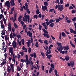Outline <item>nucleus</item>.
<instances>
[{
	"label": "nucleus",
	"mask_w": 76,
	"mask_h": 76,
	"mask_svg": "<svg viewBox=\"0 0 76 76\" xmlns=\"http://www.w3.org/2000/svg\"><path fill=\"white\" fill-rule=\"evenodd\" d=\"M27 13L26 12H25V13L24 14V15H25L24 16V17L25 18H24V17L23 18V20L24 21V22H27L28 23H31L32 21V19L31 18H30V16L28 15H26Z\"/></svg>",
	"instance_id": "f257e3e1"
},
{
	"label": "nucleus",
	"mask_w": 76,
	"mask_h": 76,
	"mask_svg": "<svg viewBox=\"0 0 76 76\" xmlns=\"http://www.w3.org/2000/svg\"><path fill=\"white\" fill-rule=\"evenodd\" d=\"M58 8V10L60 12L62 11L64 9V6L63 5H56L55 6V9H57Z\"/></svg>",
	"instance_id": "f03ea898"
},
{
	"label": "nucleus",
	"mask_w": 76,
	"mask_h": 76,
	"mask_svg": "<svg viewBox=\"0 0 76 76\" xmlns=\"http://www.w3.org/2000/svg\"><path fill=\"white\" fill-rule=\"evenodd\" d=\"M56 44L58 45V47H58L57 48V49L59 51H62L63 50V46L61 45V43H59V42H57L56 43Z\"/></svg>",
	"instance_id": "7ed1b4c3"
},
{
	"label": "nucleus",
	"mask_w": 76,
	"mask_h": 76,
	"mask_svg": "<svg viewBox=\"0 0 76 76\" xmlns=\"http://www.w3.org/2000/svg\"><path fill=\"white\" fill-rule=\"evenodd\" d=\"M42 30L45 33H44L43 35L44 37H46L47 38H49L50 36L49 34H48V33L47 31L45 30V29L44 28L42 29Z\"/></svg>",
	"instance_id": "20e7f679"
},
{
	"label": "nucleus",
	"mask_w": 76,
	"mask_h": 76,
	"mask_svg": "<svg viewBox=\"0 0 76 76\" xmlns=\"http://www.w3.org/2000/svg\"><path fill=\"white\" fill-rule=\"evenodd\" d=\"M3 18V20L4 22V23L5 25H6V22L7 21L4 18V16L2 14H1L0 15V20H1V19Z\"/></svg>",
	"instance_id": "39448f33"
},
{
	"label": "nucleus",
	"mask_w": 76,
	"mask_h": 76,
	"mask_svg": "<svg viewBox=\"0 0 76 76\" xmlns=\"http://www.w3.org/2000/svg\"><path fill=\"white\" fill-rule=\"evenodd\" d=\"M72 20L73 21L74 25L75 26V31H76V23H75V21L76 20V17H74V18L72 19Z\"/></svg>",
	"instance_id": "423d86ee"
},
{
	"label": "nucleus",
	"mask_w": 76,
	"mask_h": 76,
	"mask_svg": "<svg viewBox=\"0 0 76 76\" xmlns=\"http://www.w3.org/2000/svg\"><path fill=\"white\" fill-rule=\"evenodd\" d=\"M26 64H30V62L29 60H28V57L27 55H26Z\"/></svg>",
	"instance_id": "0eeeda50"
},
{
	"label": "nucleus",
	"mask_w": 76,
	"mask_h": 76,
	"mask_svg": "<svg viewBox=\"0 0 76 76\" xmlns=\"http://www.w3.org/2000/svg\"><path fill=\"white\" fill-rule=\"evenodd\" d=\"M12 45L13 48H16V47H17V45H16V42H15V40L13 41V42L12 43Z\"/></svg>",
	"instance_id": "6e6552de"
},
{
	"label": "nucleus",
	"mask_w": 76,
	"mask_h": 76,
	"mask_svg": "<svg viewBox=\"0 0 76 76\" xmlns=\"http://www.w3.org/2000/svg\"><path fill=\"white\" fill-rule=\"evenodd\" d=\"M8 30H9L10 32L11 31H12V26L10 23L8 25Z\"/></svg>",
	"instance_id": "1a4fd4ad"
},
{
	"label": "nucleus",
	"mask_w": 76,
	"mask_h": 76,
	"mask_svg": "<svg viewBox=\"0 0 76 76\" xmlns=\"http://www.w3.org/2000/svg\"><path fill=\"white\" fill-rule=\"evenodd\" d=\"M5 4L6 6H7V7H10V4L9 1H8L7 2L6 1L5 3Z\"/></svg>",
	"instance_id": "9d476101"
},
{
	"label": "nucleus",
	"mask_w": 76,
	"mask_h": 76,
	"mask_svg": "<svg viewBox=\"0 0 76 76\" xmlns=\"http://www.w3.org/2000/svg\"><path fill=\"white\" fill-rule=\"evenodd\" d=\"M30 56L32 58H33L34 57V58H37L36 53L35 52H34L33 54L32 53L31 54H30Z\"/></svg>",
	"instance_id": "9b49d317"
},
{
	"label": "nucleus",
	"mask_w": 76,
	"mask_h": 76,
	"mask_svg": "<svg viewBox=\"0 0 76 76\" xmlns=\"http://www.w3.org/2000/svg\"><path fill=\"white\" fill-rule=\"evenodd\" d=\"M15 0H11L10 1V3L11 5V6H15Z\"/></svg>",
	"instance_id": "f8f14e48"
},
{
	"label": "nucleus",
	"mask_w": 76,
	"mask_h": 76,
	"mask_svg": "<svg viewBox=\"0 0 76 76\" xmlns=\"http://www.w3.org/2000/svg\"><path fill=\"white\" fill-rule=\"evenodd\" d=\"M42 9L43 11H45V10H46L47 12L48 11L47 7H46V8H45V7H44V6H42Z\"/></svg>",
	"instance_id": "ddd939ff"
},
{
	"label": "nucleus",
	"mask_w": 76,
	"mask_h": 76,
	"mask_svg": "<svg viewBox=\"0 0 76 76\" xmlns=\"http://www.w3.org/2000/svg\"><path fill=\"white\" fill-rule=\"evenodd\" d=\"M44 5L45 6H44V7H45V8H46L48 6V2H47L46 1H45L44 3Z\"/></svg>",
	"instance_id": "4468645a"
},
{
	"label": "nucleus",
	"mask_w": 76,
	"mask_h": 76,
	"mask_svg": "<svg viewBox=\"0 0 76 76\" xmlns=\"http://www.w3.org/2000/svg\"><path fill=\"white\" fill-rule=\"evenodd\" d=\"M22 15H20V16H19L18 18V21L19 22H20V21H21L22 20Z\"/></svg>",
	"instance_id": "2eb2a0df"
},
{
	"label": "nucleus",
	"mask_w": 76,
	"mask_h": 76,
	"mask_svg": "<svg viewBox=\"0 0 76 76\" xmlns=\"http://www.w3.org/2000/svg\"><path fill=\"white\" fill-rule=\"evenodd\" d=\"M46 56H47V58L50 59H51V57H52V56L50 55H48L47 54H46Z\"/></svg>",
	"instance_id": "dca6fc26"
},
{
	"label": "nucleus",
	"mask_w": 76,
	"mask_h": 76,
	"mask_svg": "<svg viewBox=\"0 0 76 76\" xmlns=\"http://www.w3.org/2000/svg\"><path fill=\"white\" fill-rule=\"evenodd\" d=\"M13 58L12 59V61H13L14 63H15V54H13Z\"/></svg>",
	"instance_id": "f3484780"
},
{
	"label": "nucleus",
	"mask_w": 76,
	"mask_h": 76,
	"mask_svg": "<svg viewBox=\"0 0 76 76\" xmlns=\"http://www.w3.org/2000/svg\"><path fill=\"white\" fill-rule=\"evenodd\" d=\"M70 57L68 56H66L65 57V59L66 61H68L69 60Z\"/></svg>",
	"instance_id": "a211bd4d"
},
{
	"label": "nucleus",
	"mask_w": 76,
	"mask_h": 76,
	"mask_svg": "<svg viewBox=\"0 0 76 76\" xmlns=\"http://www.w3.org/2000/svg\"><path fill=\"white\" fill-rule=\"evenodd\" d=\"M22 49L23 51L25 50V52H27V49L26 48H25V47L24 46H23V48H22Z\"/></svg>",
	"instance_id": "6ab92c4d"
},
{
	"label": "nucleus",
	"mask_w": 76,
	"mask_h": 76,
	"mask_svg": "<svg viewBox=\"0 0 76 76\" xmlns=\"http://www.w3.org/2000/svg\"><path fill=\"white\" fill-rule=\"evenodd\" d=\"M13 48L12 47L10 48L9 49V53H12V52H13Z\"/></svg>",
	"instance_id": "aec40b11"
},
{
	"label": "nucleus",
	"mask_w": 76,
	"mask_h": 76,
	"mask_svg": "<svg viewBox=\"0 0 76 76\" xmlns=\"http://www.w3.org/2000/svg\"><path fill=\"white\" fill-rule=\"evenodd\" d=\"M40 53H41V54H42V56L43 58H45V55L44 53L43 52H40Z\"/></svg>",
	"instance_id": "412c9836"
},
{
	"label": "nucleus",
	"mask_w": 76,
	"mask_h": 76,
	"mask_svg": "<svg viewBox=\"0 0 76 76\" xmlns=\"http://www.w3.org/2000/svg\"><path fill=\"white\" fill-rule=\"evenodd\" d=\"M29 4L28 3H27V2H26L25 3V7H26V9H27L28 8V4Z\"/></svg>",
	"instance_id": "4be33fe9"
},
{
	"label": "nucleus",
	"mask_w": 76,
	"mask_h": 76,
	"mask_svg": "<svg viewBox=\"0 0 76 76\" xmlns=\"http://www.w3.org/2000/svg\"><path fill=\"white\" fill-rule=\"evenodd\" d=\"M61 34L62 37H66V35H65V34L63 32H62Z\"/></svg>",
	"instance_id": "5701e85b"
},
{
	"label": "nucleus",
	"mask_w": 76,
	"mask_h": 76,
	"mask_svg": "<svg viewBox=\"0 0 76 76\" xmlns=\"http://www.w3.org/2000/svg\"><path fill=\"white\" fill-rule=\"evenodd\" d=\"M46 53L47 54H50L51 53V50H47L46 52Z\"/></svg>",
	"instance_id": "b1692460"
},
{
	"label": "nucleus",
	"mask_w": 76,
	"mask_h": 76,
	"mask_svg": "<svg viewBox=\"0 0 76 76\" xmlns=\"http://www.w3.org/2000/svg\"><path fill=\"white\" fill-rule=\"evenodd\" d=\"M54 24V23H51L50 24L49 26L51 28H52L53 27Z\"/></svg>",
	"instance_id": "393cba45"
},
{
	"label": "nucleus",
	"mask_w": 76,
	"mask_h": 76,
	"mask_svg": "<svg viewBox=\"0 0 76 76\" xmlns=\"http://www.w3.org/2000/svg\"><path fill=\"white\" fill-rule=\"evenodd\" d=\"M70 44L71 45V46L74 48H75V45L73 44V43L71 41L70 42Z\"/></svg>",
	"instance_id": "a878e982"
},
{
	"label": "nucleus",
	"mask_w": 76,
	"mask_h": 76,
	"mask_svg": "<svg viewBox=\"0 0 76 76\" xmlns=\"http://www.w3.org/2000/svg\"><path fill=\"white\" fill-rule=\"evenodd\" d=\"M36 13L37 15H39V13H40V12H39V10L38 9H37Z\"/></svg>",
	"instance_id": "bb28decb"
},
{
	"label": "nucleus",
	"mask_w": 76,
	"mask_h": 76,
	"mask_svg": "<svg viewBox=\"0 0 76 76\" xmlns=\"http://www.w3.org/2000/svg\"><path fill=\"white\" fill-rule=\"evenodd\" d=\"M14 27L16 29L18 28V26L15 23H14Z\"/></svg>",
	"instance_id": "cd10ccee"
},
{
	"label": "nucleus",
	"mask_w": 76,
	"mask_h": 76,
	"mask_svg": "<svg viewBox=\"0 0 76 76\" xmlns=\"http://www.w3.org/2000/svg\"><path fill=\"white\" fill-rule=\"evenodd\" d=\"M43 47L44 48V49L46 50H48V47L47 46H46V48L45 47H44V46H43Z\"/></svg>",
	"instance_id": "c85d7f7f"
},
{
	"label": "nucleus",
	"mask_w": 76,
	"mask_h": 76,
	"mask_svg": "<svg viewBox=\"0 0 76 76\" xmlns=\"http://www.w3.org/2000/svg\"><path fill=\"white\" fill-rule=\"evenodd\" d=\"M30 68L32 69V70H33L34 68V65L33 64H30Z\"/></svg>",
	"instance_id": "c756f323"
},
{
	"label": "nucleus",
	"mask_w": 76,
	"mask_h": 76,
	"mask_svg": "<svg viewBox=\"0 0 76 76\" xmlns=\"http://www.w3.org/2000/svg\"><path fill=\"white\" fill-rule=\"evenodd\" d=\"M26 11H27L28 14H30V11L29 10V9L28 8L26 9Z\"/></svg>",
	"instance_id": "7c9ffc66"
},
{
	"label": "nucleus",
	"mask_w": 76,
	"mask_h": 76,
	"mask_svg": "<svg viewBox=\"0 0 76 76\" xmlns=\"http://www.w3.org/2000/svg\"><path fill=\"white\" fill-rule=\"evenodd\" d=\"M76 10H72V14H75L76 13Z\"/></svg>",
	"instance_id": "2f4dec72"
},
{
	"label": "nucleus",
	"mask_w": 76,
	"mask_h": 76,
	"mask_svg": "<svg viewBox=\"0 0 76 76\" xmlns=\"http://www.w3.org/2000/svg\"><path fill=\"white\" fill-rule=\"evenodd\" d=\"M1 28H4V25L2 23V24H1Z\"/></svg>",
	"instance_id": "473e14b6"
},
{
	"label": "nucleus",
	"mask_w": 76,
	"mask_h": 76,
	"mask_svg": "<svg viewBox=\"0 0 76 76\" xmlns=\"http://www.w3.org/2000/svg\"><path fill=\"white\" fill-rule=\"evenodd\" d=\"M54 72L55 73V75H56V76H58V74H57V73L58 72L57 71V70L56 69H55L54 70Z\"/></svg>",
	"instance_id": "72a5a7b5"
},
{
	"label": "nucleus",
	"mask_w": 76,
	"mask_h": 76,
	"mask_svg": "<svg viewBox=\"0 0 76 76\" xmlns=\"http://www.w3.org/2000/svg\"><path fill=\"white\" fill-rule=\"evenodd\" d=\"M44 43L46 45L48 44L47 40H45V41H44Z\"/></svg>",
	"instance_id": "f704fd0d"
},
{
	"label": "nucleus",
	"mask_w": 76,
	"mask_h": 76,
	"mask_svg": "<svg viewBox=\"0 0 76 76\" xmlns=\"http://www.w3.org/2000/svg\"><path fill=\"white\" fill-rule=\"evenodd\" d=\"M69 3H66V4L65 5V6L66 7H68L69 6Z\"/></svg>",
	"instance_id": "c9c22d12"
},
{
	"label": "nucleus",
	"mask_w": 76,
	"mask_h": 76,
	"mask_svg": "<svg viewBox=\"0 0 76 76\" xmlns=\"http://www.w3.org/2000/svg\"><path fill=\"white\" fill-rule=\"evenodd\" d=\"M65 49L66 50H68V49H69V47L68 46L66 45V46H65Z\"/></svg>",
	"instance_id": "e433bc0d"
},
{
	"label": "nucleus",
	"mask_w": 76,
	"mask_h": 76,
	"mask_svg": "<svg viewBox=\"0 0 76 76\" xmlns=\"http://www.w3.org/2000/svg\"><path fill=\"white\" fill-rule=\"evenodd\" d=\"M38 45H39L38 43L37 42L35 44V46L37 48H38L39 46Z\"/></svg>",
	"instance_id": "4c0bfd02"
},
{
	"label": "nucleus",
	"mask_w": 76,
	"mask_h": 76,
	"mask_svg": "<svg viewBox=\"0 0 76 76\" xmlns=\"http://www.w3.org/2000/svg\"><path fill=\"white\" fill-rule=\"evenodd\" d=\"M17 69V70L18 71H20L21 70V69L20 68V67H19L18 66Z\"/></svg>",
	"instance_id": "58836bf2"
},
{
	"label": "nucleus",
	"mask_w": 76,
	"mask_h": 76,
	"mask_svg": "<svg viewBox=\"0 0 76 76\" xmlns=\"http://www.w3.org/2000/svg\"><path fill=\"white\" fill-rule=\"evenodd\" d=\"M33 17H34V18H36L37 19L38 15H35Z\"/></svg>",
	"instance_id": "ea45409f"
},
{
	"label": "nucleus",
	"mask_w": 76,
	"mask_h": 76,
	"mask_svg": "<svg viewBox=\"0 0 76 76\" xmlns=\"http://www.w3.org/2000/svg\"><path fill=\"white\" fill-rule=\"evenodd\" d=\"M7 35H6L5 36V39L6 40H7L8 39V38H7Z\"/></svg>",
	"instance_id": "a19ab883"
},
{
	"label": "nucleus",
	"mask_w": 76,
	"mask_h": 76,
	"mask_svg": "<svg viewBox=\"0 0 76 76\" xmlns=\"http://www.w3.org/2000/svg\"><path fill=\"white\" fill-rule=\"evenodd\" d=\"M53 69H52V68H51L50 69V70L49 71V72L50 73H51L53 71Z\"/></svg>",
	"instance_id": "79ce46f5"
},
{
	"label": "nucleus",
	"mask_w": 76,
	"mask_h": 76,
	"mask_svg": "<svg viewBox=\"0 0 76 76\" xmlns=\"http://www.w3.org/2000/svg\"><path fill=\"white\" fill-rule=\"evenodd\" d=\"M44 27L45 29L46 30H47L48 29V27L46 25H45V26H44Z\"/></svg>",
	"instance_id": "37998d69"
},
{
	"label": "nucleus",
	"mask_w": 76,
	"mask_h": 76,
	"mask_svg": "<svg viewBox=\"0 0 76 76\" xmlns=\"http://www.w3.org/2000/svg\"><path fill=\"white\" fill-rule=\"evenodd\" d=\"M31 51V48H29L28 51L29 53H30Z\"/></svg>",
	"instance_id": "c03bdc74"
},
{
	"label": "nucleus",
	"mask_w": 76,
	"mask_h": 76,
	"mask_svg": "<svg viewBox=\"0 0 76 76\" xmlns=\"http://www.w3.org/2000/svg\"><path fill=\"white\" fill-rule=\"evenodd\" d=\"M53 22H54V20L53 19H50L49 21V23H52Z\"/></svg>",
	"instance_id": "a18cd8bd"
},
{
	"label": "nucleus",
	"mask_w": 76,
	"mask_h": 76,
	"mask_svg": "<svg viewBox=\"0 0 76 76\" xmlns=\"http://www.w3.org/2000/svg\"><path fill=\"white\" fill-rule=\"evenodd\" d=\"M27 45V46L28 47H29L30 46V43L29 42H26Z\"/></svg>",
	"instance_id": "49530a36"
},
{
	"label": "nucleus",
	"mask_w": 76,
	"mask_h": 76,
	"mask_svg": "<svg viewBox=\"0 0 76 76\" xmlns=\"http://www.w3.org/2000/svg\"><path fill=\"white\" fill-rule=\"evenodd\" d=\"M39 42H40L41 44H42L43 43L42 40L41 39H39Z\"/></svg>",
	"instance_id": "de8ad7c7"
},
{
	"label": "nucleus",
	"mask_w": 76,
	"mask_h": 76,
	"mask_svg": "<svg viewBox=\"0 0 76 76\" xmlns=\"http://www.w3.org/2000/svg\"><path fill=\"white\" fill-rule=\"evenodd\" d=\"M70 63L71 65H75V63H74V62L73 61H71Z\"/></svg>",
	"instance_id": "09e8293b"
},
{
	"label": "nucleus",
	"mask_w": 76,
	"mask_h": 76,
	"mask_svg": "<svg viewBox=\"0 0 76 76\" xmlns=\"http://www.w3.org/2000/svg\"><path fill=\"white\" fill-rule=\"evenodd\" d=\"M74 31L73 30V29H70V32H71V33H73V32H74Z\"/></svg>",
	"instance_id": "8fccbe9b"
},
{
	"label": "nucleus",
	"mask_w": 76,
	"mask_h": 76,
	"mask_svg": "<svg viewBox=\"0 0 76 76\" xmlns=\"http://www.w3.org/2000/svg\"><path fill=\"white\" fill-rule=\"evenodd\" d=\"M60 21V20L59 19V18H57V19H56V23H58L59 21Z\"/></svg>",
	"instance_id": "3c124183"
},
{
	"label": "nucleus",
	"mask_w": 76,
	"mask_h": 76,
	"mask_svg": "<svg viewBox=\"0 0 76 76\" xmlns=\"http://www.w3.org/2000/svg\"><path fill=\"white\" fill-rule=\"evenodd\" d=\"M32 33H30V34H29V36L30 37L32 38Z\"/></svg>",
	"instance_id": "603ef678"
},
{
	"label": "nucleus",
	"mask_w": 76,
	"mask_h": 76,
	"mask_svg": "<svg viewBox=\"0 0 76 76\" xmlns=\"http://www.w3.org/2000/svg\"><path fill=\"white\" fill-rule=\"evenodd\" d=\"M42 28V26L40 25V24H39V30H41Z\"/></svg>",
	"instance_id": "864d4df0"
},
{
	"label": "nucleus",
	"mask_w": 76,
	"mask_h": 76,
	"mask_svg": "<svg viewBox=\"0 0 76 76\" xmlns=\"http://www.w3.org/2000/svg\"><path fill=\"white\" fill-rule=\"evenodd\" d=\"M54 66V65H53V64H51V67L52 68L54 69V66Z\"/></svg>",
	"instance_id": "5fc2aeb1"
},
{
	"label": "nucleus",
	"mask_w": 76,
	"mask_h": 76,
	"mask_svg": "<svg viewBox=\"0 0 76 76\" xmlns=\"http://www.w3.org/2000/svg\"><path fill=\"white\" fill-rule=\"evenodd\" d=\"M54 10V9H50V10L49 12H53Z\"/></svg>",
	"instance_id": "6e6d98bb"
},
{
	"label": "nucleus",
	"mask_w": 76,
	"mask_h": 76,
	"mask_svg": "<svg viewBox=\"0 0 76 76\" xmlns=\"http://www.w3.org/2000/svg\"><path fill=\"white\" fill-rule=\"evenodd\" d=\"M17 16V14L16 13H14V18H16V17Z\"/></svg>",
	"instance_id": "4d7b16f0"
},
{
	"label": "nucleus",
	"mask_w": 76,
	"mask_h": 76,
	"mask_svg": "<svg viewBox=\"0 0 76 76\" xmlns=\"http://www.w3.org/2000/svg\"><path fill=\"white\" fill-rule=\"evenodd\" d=\"M66 22L68 23H69L71 22V21L70 20H66Z\"/></svg>",
	"instance_id": "13d9d810"
},
{
	"label": "nucleus",
	"mask_w": 76,
	"mask_h": 76,
	"mask_svg": "<svg viewBox=\"0 0 76 76\" xmlns=\"http://www.w3.org/2000/svg\"><path fill=\"white\" fill-rule=\"evenodd\" d=\"M7 71L8 72V73H10V71H11V69H7Z\"/></svg>",
	"instance_id": "bf43d9fd"
},
{
	"label": "nucleus",
	"mask_w": 76,
	"mask_h": 76,
	"mask_svg": "<svg viewBox=\"0 0 76 76\" xmlns=\"http://www.w3.org/2000/svg\"><path fill=\"white\" fill-rule=\"evenodd\" d=\"M10 66L11 68L12 69L14 68L13 65L12 64H11L10 65Z\"/></svg>",
	"instance_id": "052dcab7"
},
{
	"label": "nucleus",
	"mask_w": 76,
	"mask_h": 76,
	"mask_svg": "<svg viewBox=\"0 0 76 76\" xmlns=\"http://www.w3.org/2000/svg\"><path fill=\"white\" fill-rule=\"evenodd\" d=\"M69 9L70 10H72L73 9V7L72 6H70L69 7Z\"/></svg>",
	"instance_id": "680f3d73"
},
{
	"label": "nucleus",
	"mask_w": 76,
	"mask_h": 76,
	"mask_svg": "<svg viewBox=\"0 0 76 76\" xmlns=\"http://www.w3.org/2000/svg\"><path fill=\"white\" fill-rule=\"evenodd\" d=\"M13 36L12 34V33H11V34L10 35V37L11 39H12L13 38Z\"/></svg>",
	"instance_id": "e2e57ef3"
},
{
	"label": "nucleus",
	"mask_w": 76,
	"mask_h": 76,
	"mask_svg": "<svg viewBox=\"0 0 76 76\" xmlns=\"http://www.w3.org/2000/svg\"><path fill=\"white\" fill-rule=\"evenodd\" d=\"M60 53H62V54H64L65 53V51H60Z\"/></svg>",
	"instance_id": "0e129e2a"
},
{
	"label": "nucleus",
	"mask_w": 76,
	"mask_h": 76,
	"mask_svg": "<svg viewBox=\"0 0 76 76\" xmlns=\"http://www.w3.org/2000/svg\"><path fill=\"white\" fill-rule=\"evenodd\" d=\"M12 21H13V22L15 21L16 19V18H14V19H13V17H12Z\"/></svg>",
	"instance_id": "69168bd1"
},
{
	"label": "nucleus",
	"mask_w": 76,
	"mask_h": 76,
	"mask_svg": "<svg viewBox=\"0 0 76 76\" xmlns=\"http://www.w3.org/2000/svg\"><path fill=\"white\" fill-rule=\"evenodd\" d=\"M50 23L49 22H47L46 23V25L47 26H48L50 24Z\"/></svg>",
	"instance_id": "338daca9"
},
{
	"label": "nucleus",
	"mask_w": 76,
	"mask_h": 76,
	"mask_svg": "<svg viewBox=\"0 0 76 76\" xmlns=\"http://www.w3.org/2000/svg\"><path fill=\"white\" fill-rule=\"evenodd\" d=\"M2 64H6V61H3L2 62Z\"/></svg>",
	"instance_id": "774afa93"
}]
</instances>
